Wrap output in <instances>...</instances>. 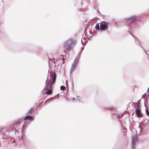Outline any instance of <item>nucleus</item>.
I'll use <instances>...</instances> for the list:
<instances>
[{
	"label": "nucleus",
	"instance_id": "6",
	"mask_svg": "<svg viewBox=\"0 0 149 149\" xmlns=\"http://www.w3.org/2000/svg\"><path fill=\"white\" fill-rule=\"evenodd\" d=\"M77 63V60H75L72 63L71 68V71L72 72L73 71L75 68V67Z\"/></svg>",
	"mask_w": 149,
	"mask_h": 149
},
{
	"label": "nucleus",
	"instance_id": "8",
	"mask_svg": "<svg viewBox=\"0 0 149 149\" xmlns=\"http://www.w3.org/2000/svg\"><path fill=\"white\" fill-rule=\"evenodd\" d=\"M21 123V120H17L14 123H13V125L14 126L15 125H19Z\"/></svg>",
	"mask_w": 149,
	"mask_h": 149
},
{
	"label": "nucleus",
	"instance_id": "12",
	"mask_svg": "<svg viewBox=\"0 0 149 149\" xmlns=\"http://www.w3.org/2000/svg\"><path fill=\"white\" fill-rule=\"evenodd\" d=\"M61 90H64L66 89V88L65 86H61Z\"/></svg>",
	"mask_w": 149,
	"mask_h": 149
},
{
	"label": "nucleus",
	"instance_id": "7",
	"mask_svg": "<svg viewBox=\"0 0 149 149\" xmlns=\"http://www.w3.org/2000/svg\"><path fill=\"white\" fill-rule=\"evenodd\" d=\"M24 120H34V118L32 116H26L25 118H24Z\"/></svg>",
	"mask_w": 149,
	"mask_h": 149
},
{
	"label": "nucleus",
	"instance_id": "14",
	"mask_svg": "<svg viewBox=\"0 0 149 149\" xmlns=\"http://www.w3.org/2000/svg\"><path fill=\"white\" fill-rule=\"evenodd\" d=\"M146 112L147 115L149 116V111H148V109H147L146 110Z\"/></svg>",
	"mask_w": 149,
	"mask_h": 149
},
{
	"label": "nucleus",
	"instance_id": "16",
	"mask_svg": "<svg viewBox=\"0 0 149 149\" xmlns=\"http://www.w3.org/2000/svg\"><path fill=\"white\" fill-rule=\"evenodd\" d=\"M66 58H65V57H63V59H62V61H64L65 60H66Z\"/></svg>",
	"mask_w": 149,
	"mask_h": 149
},
{
	"label": "nucleus",
	"instance_id": "13",
	"mask_svg": "<svg viewBox=\"0 0 149 149\" xmlns=\"http://www.w3.org/2000/svg\"><path fill=\"white\" fill-rule=\"evenodd\" d=\"M137 109H139V107H140V106H139V102H138L137 103Z\"/></svg>",
	"mask_w": 149,
	"mask_h": 149
},
{
	"label": "nucleus",
	"instance_id": "9",
	"mask_svg": "<svg viewBox=\"0 0 149 149\" xmlns=\"http://www.w3.org/2000/svg\"><path fill=\"white\" fill-rule=\"evenodd\" d=\"M63 50L62 49H60L59 51H58V54L61 56H63V57L64 56V55H63Z\"/></svg>",
	"mask_w": 149,
	"mask_h": 149
},
{
	"label": "nucleus",
	"instance_id": "15",
	"mask_svg": "<svg viewBox=\"0 0 149 149\" xmlns=\"http://www.w3.org/2000/svg\"><path fill=\"white\" fill-rule=\"evenodd\" d=\"M50 59L51 61H55V58H53L52 59V58H50Z\"/></svg>",
	"mask_w": 149,
	"mask_h": 149
},
{
	"label": "nucleus",
	"instance_id": "18",
	"mask_svg": "<svg viewBox=\"0 0 149 149\" xmlns=\"http://www.w3.org/2000/svg\"><path fill=\"white\" fill-rule=\"evenodd\" d=\"M65 63L64 62H63L62 63L63 64V63Z\"/></svg>",
	"mask_w": 149,
	"mask_h": 149
},
{
	"label": "nucleus",
	"instance_id": "1",
	"mask_svg": "<svg viewBox=\"0 0 149 149\" xmlns=\"http://www.w3.org/2000/svg\"><path fill=\"white\" fill-rule=\"evenodd\" d=\"M50 79L53 80L52 83L51 81H48L46 86L45 87V89L47 90L46 93L47 95H51L53 93V91L52 89V85L55 82L56 80V76L55 72L52 71L49 73Z\"/></svg>",
	"mask_w": 149,
	"mask_h": 149
},
{
	"label": "nucleus",
	"instance_id": "5",
	"mask_svg": "<svg viewBox=\"0 0 149 149\" xmlns=\"http://www.w3.org/2000/svg\"><path fill=\"white\" fill-rule=\"evenodd\" d=\"M127 20L130 22H132L136 21L137 20V18L135 16H133L131 17L128 18L127 19Z\"/></svg>",
	"mask_w": 149,
	"mask_h": 149
},
{
	"label": "nucleus",
	"instance_id": "3",
	"mask_svg": "<svg viewBox=\"0 0 149 149\" xmlns=\"http://www.w3.org/2000/svg\"><path fill=\"white\" fill-rule=\"evenodd\" d=\"M109 22H104L103 23H100V29L101 31L107 30L109 28L108 24Z\"/></svg>",
	"mask_w": 149,
	"mask_h": 149
},
{
	"label": "nucleus",
	"instance_id": "4",
	"mask_svg": "<svg viewBox=\"0 0 149 149\" xmlns=\"http://www.w3.org/2000/svg\"><path fill=\"white\" fill-rule=\"evenodd\" d=\"M135 113L137 115V117L138 118H141L143 116L139 109H137L135 110Z\"/></svg>",
	"mask_w": 149,
	"mask_h": 149
},
{
	"label": "nucleus",
	"instance_id": "10",
	"mask_svg": "<svg viewBox=\"0 0 149 149\" xmlns=\"http://www.w3.org/2000/svg\"><path fill=\"white\" fill-rule=\"evenodd\" d=\"M136 136H133L132 138V144H134L135 143L136 141Z\"/></svg>",
	"mask_w": 149,
	"mask_h": 149
},
{
	"label": "nucleus",
	"instance_id": "17",
	"mask_svg": "<svg viewBox=\"0 0 149 149\" xmlns=\"http://www.w3.org/2000/svg\"><path fill=\"white\" fill-rule=\"evenodd\" d=\"M32 109H31L29 111V112H30L31 111Z\"/></svg>",
	"mask_w": 149,
	"mask_h": 149
},
{
	"label": "nucleus",
	"instance_id": "2",
	"mask_svg": "<svg viewBox=\"0 0 149 149\" xmlns=\"http://www.w3.org/2000/svg\"><path fill=\"white\" fill-rule=\"evenodd\" d=\"M75 42L74 40L71 39L66 41L64 44V47L65 49L64 50L65 52H69L71 49L73 45Z\"/></svg>",
	"mask_w": 149,
	"mask_h": 149
},
{
	"label": "nucleus",
	"instance_id": "11",
	"mask_svg": "<svg viewBox=\"0 0 149 149\" xmlns=\"http://www.w3.org/2000/svg\"><path fill=\"white\" fill-rule=\"evenodd\" d=\"M95 28L97 30L100 29V25L99 23H97L96 25Z\"/></svg>",
	"mask_w": 149,
	"mask_h": 149
}]
</instances>
